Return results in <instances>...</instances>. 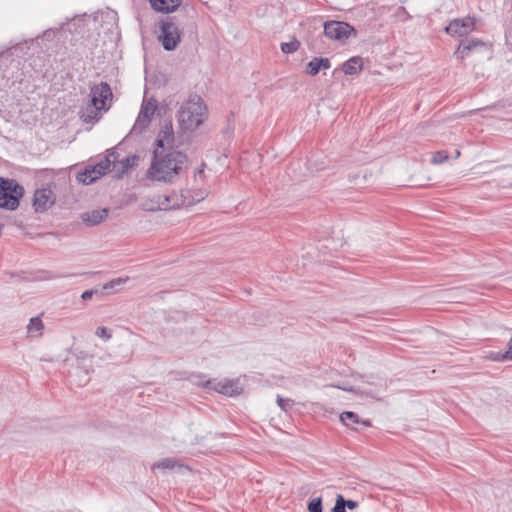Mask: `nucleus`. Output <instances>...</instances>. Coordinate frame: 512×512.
I'll return each instance as SVG.
<instances>
[{"label": "nucleus", "mask_w": 512, "mask_h": 512, "mask_svg": "<svg viewBox=\"0 0 512 512\" xmlns=\"http://www.w3.org/2000/svg\"><path fill=\"white\" fill-rule=\"evenodd\" d=\"M174 142V132H173V126L171 121H168L164 123L162 126L158 137L155 141V144L157 146V149L161 148L162 150H165V144L172 145Z\"/></svg>", "instance_id": "obj_14"}, {"label": "nucleus", "mask_w": 512, "mask_h": 512, "mask_svg": "<svg viewBox=\"0 0 512 512\" xmlns=\"http://www.w3.org/2000/svg\"><path fill=\"white\" fill-rule=\"evenodd\" d=\"M175 467H184L176 458H164L152 465V469H173Z\"/></svg>", "instance_id": "obj_20"}, {"label": "nucleus", "mask_w": 512, "mask_h": 512, "mask_svg": "<svg viewBox=\"0 0 512 512\" xmlns=\"http://www.w3.org/2000/svg\"><path fill=\"white\" fill-rule=\"evenodd\" d=\"M492 359L497 360V361L512 360V338L510 339V341L508 343V349L502 354L496 353Z\"/></svg>", "instance_id": "obj_25"}, {"label": "nucleus", "mask_w": 512, "mask_h": 512, "mask_svg": "<svg viewBox=\"0 0 512 512\" xmlns=\"http://www.w3.org/2000/svg\"><path fill=\"white\" fill-rule=\"evenodd\" d=\"M206 164L202 163L201 166L194 170V180L195 182L203 181L204 179V168Z\"/></svg>", "instance_id": "obj_32"}, {"label": "nucleus", "mask_w": 512, "mask_h": 512, "mask_svg": "<svg viewBox=\"0 0 512 512\" xmlns=\"http://www.w3.org/2000/svg\"><path fill=\"white\" fill-rule=\"evenodd\" d=\"M156 109L157 101L154 98H151L147 101H143L139 115L132 128V132L141 133L142 131H144L149 126L152 116L154 115Z\"/></svg>", "instance_id": "obj_9"}, {"label": "nucleus", "mask_w": 512, "mask_h": 512, "mask_svg": "<svg viewBox=\"0 0 512 512\" xmlns=\"http://www.w3.org/2000/svg\"><path fill=\"white\" fill-rule=\"evenodd\" d=\"M127 280H128V278H125V279L124 278L113 279L110 282H108V283L103 285V290H105V291L113 290L116 287L121 286L122 284H124Z\"/></svg>", "instance_id": "obj_27"}, {"label": "nucleus", "mask_w": 512, "mask_h": 512, "mask_svg": "<svg viewBox=\"0 0 512 512\" xmlns=\"http://www.w3.org/2000/svg\"><path fill=\"white\" fill-rule=\"evenodd\" d=\"M321 70L319 59L317 57L313 58L306 65V72L311 76L317 75Z\"/></svg>", "instance_id": "obj_22"}, {"label": "nucleus", "mask_w": 512, "mask_h": 512, "mask_svg": "<svg viewBox=\"0 0 512 512\" xmlns=\"http://www.w3.org/2000/svg\"><path fill=\"white\" fill-rule=\"evenodd\" d=\"M55 33H56L55 30L50 28V29L45 30L37 38H42L47 41H52L55 38Z\"/></svg>", "instance_id": "obj_33"}, {"label": "nucleus", "mask_w": 512, "mask_h": 512, "mask_svg": "<svg viewBox=\"0 0 512 512\" xmlns=\"http://www.w3.org/2000/svg\"><path fill=\"white\" fill-rule=\"evenodd\" d=\"M343 503L345 505V508H348L350 510H353V509L357 508L358 505H359L357 501L346 500L345 498H344V502Z\"/></svg>", "instance_id": "obj_35"}, {"label": "nucleus", "mask_w": 512, "mask_h": 512, "mask_svg": "<svg viewBox=\"0 0 512 512\" xmlns=\"http://www.w3.org/2000/svg\"><path fill=\"white\" fill-rule=\"evenodd\" d=\"M321 69H329L331 67V62L328 58H318Z\"/></svg>", "instance_id": "obj_36"}, {"label": "nucleus", "mask_w": 512, "mask_h": 512, "mask_svg": "<svg viewBox=\"0 0 512 512\" xmlns=\"http://www.w3.org/2000/svg\"><path fill=\"white\" fill-rule=\"evenodd\" d=\"M43 329L42 320L39 317H33L30 319L28 325V333L40 332Z\"/></svg>", "instance_id": "obj_24"}, {"label": "nucleus", "mask_w": 512, "mask_h": 512, "mask_svg": "<svg viewBox=\"0 0 512 512\" xmlns=\"http://www.w3.org/2000/svg\"><path fill=\"white\" fill-rule=\"evenodd\" d=\"M205 386L227 396H236L242 392V388L240 387L238 381L234 380H227L225 382L218 383H214L213 381L209 380L206 382Z\"/></svg>", "instance_id": "obj_12"}, {"label": "nucleus", "mask_w": 512, "mask_h": 512, "mask_svg": "<svg viewBox=\"0 0 512 512\" xmlns=\"http://www.w3.org/2000/svg\"><path fill=\"white\" fill-rule=\"evenodd\" d=\"M460 156V151L459 150H455V158H458Z\"/></svg>", "instance_id": "obj_37"}, {"label": "nucleus", "mask_w": 512, "mask_h": 512, "mask_svg": "<svg viewBox=\"0 0 512 512\" xmlns=\"http://www.w3.org/2000/svg\"><path fill=\"white\" fill-rule=\"evenodd\" d=\"M186 193L189 194V190H183L179 195L176 193L171 195H158L152 200L156 206H152L150 209L171 210L178 209L183 206H191L194 204V201L187 200Z\"/></svg>", "instance_id": "obj_7"}, {"label": "nucleus", "mask_w": 512, "mask_h": 512, "mask_svg": "<svg viewBox=\"0 0 512 512\" xmlns=\"http://www.w3.org/2000/svg\"><path fill=\"white\" fill-rule=\"evenodd\" d=\"M277 404L283 411H287L289 408H291L293 402L291 399L283 398L280 395H277Z\"/></svg>", "instance_id": "obj_30"}, {"label": "nucleus", "mask_w": 512, "mask_h": 512, "mask_svg": "<svg viewBox=\"0 0 512 512\" xmlns=\"http://www.w3.org/2000/svg\"><path fill=\"white\" fill-rule=\"evenodd\" d=\"M206 106L198 95L191 96L178 112V123L182 130L193 131L204 121Z\"/></svg>", "instance_id": "obj_2"}, {"label": "nucleus", "mask_w": 512, "mask_h": 512, "mask_svg": "<svg viewBox=\"0 0 512 512\" xmlns=\"http://www.w3.org/2000/svg\"><path fill=\"white\" fill-rule=\"evenodd\" d=\"M362 65V58L355 56L345 61L341 66V70L346 75H355L362 70Z\"/></svg>", "instance_id": "obj_19"}, {"label": "nucleus", "mask_w": 512, "mask_h": 512, "mask_svg": "<svg viewBox=\"0 0 512 512\" xmlns=\"http://www.w3.org/2000/svg\"><path fill=\"white\" fill-rule=\"evenodd\" d=\"M352 34L356 31L346 22L330 20L324 23V35L331 40L345 42Z\"/></svg>", "instance_id": "obj_8"}, {"label": "nucleus", "mask_w": 512, "mask_h": 512, "mask_svg": "<svg viewBox=\"0 0 512 512\" xmlns=\"http://www.w3.org/2000/svg\"><path fill=\"white\" fill-rule=\"evenodd\" d=\"M189 166L188 156L178 150L155 149L147 170V178L153 181L174 183Z\"/></svg>", "instance_id": "obj_1"}, {"label": "nucleus", "mask_w": 512, "mask_h": 512, "mask_svg": "<svg viewBox=\"0 0 512 512\" xmlns=\"http://www.w3.org/2000/svg\"><path fill=\"white\" fill-rule=\"evenodd\" d=\"M160 35L158 40L166 51L176 49L181 41L182 31L175 22V17H167L159 23Z\"/></svg>", "instance_id": "obj_6"}, {"label": "nucleus", "mask_w": 512, "mask_h": 512, "mask_svg": "<svg viewBox=\"0 0 512 512\" xmlns=\"http://www.w3.org/2000/svg\"><path fill=\"white\" fill-rule=\"evenodd\" d=\"M23 195L24 188L16 180L0 177V208L16 210Z\"/></svg>", "instance_id": "obj_5"}, {"label": "nucleus", "mask_w": 512, "mask_h": 512, "mask_svg": "<svg viewBox=\"0 0 512 512\" xmlns=\"http://www.w3.org/2000/svg\"><path fill=\"white\" fill-rule=\"evenodd\" d=\"M108 213L106 208L96 209L83 213L81 219L87 226H95L104 221L108 217Z\"/></svg>", "instance_id": "obj_15"}, {"label": "nucleus", "mask_w": 512, "mask_h": 512, "mask_svg": "<svg viewBox=\"0 0 512 512\" xmlns=\"http://www.w3.org/2000/svg\"><path fill=\"white\" fill-rule=\"evenodd\" d=\"M299 47H300V42L296 38H293L291 41L281 44V50L283 53H286V54H291V53L296 52L299 49Z\"/></svg>", "instance_id": "obj_21"}, {"label": "nucleus", "mask_w": 512, "mask_h": 512, "mask_svg": "<svg viewBox=\"0 0 512 512\" xmlns=\"http://www.w3.org/2000/svg\"><path fill=\"white\" fill-rule=\"evenodd\" d=\"M95 334L100 337V338H103L105 340H109L111 338V333L110 331L106 328V327H98L95 331Z\"/></svg>", "instance_id": "obj_31"}, {"label": "nucleus", "mask_w": 512, "mask_h": 512, "mask_svg": "<svg viewBox=\"0 0 512 512\" xmlns=\"http://www.w3.org/2000/svg\"><path fill=\"white\" fill-rule=\"evenodd\" d=\"M187 200H193L194 204L205 199L207 196V192L205 190H197L195 192V196L191 194V191H189V194L186 193Z\"/></svg>", "instance_id": "obj_28"}, {"label": "nucleus", "mask_w": 512, "mask_h": 512, "mask_svg": "<svg viewBox=\"0 0 512 512\" xmlns=\"http://www.w3.org/2000/svg\"><path fill=\"white\" fill-rule=\"evenodd\" d=\"M119 155L117 154V158ZM138 162V156L132 155L127 156L123 158L122 160H116V169L114 170L116 172L117 177H121L124 173H126L130 168L137 165Z\"/></svg>", "instance_id": "obj_17"}, {"label": "nucleus", "mask_w": 512, "mask_h": 512, "mask_svg": "<svg viewBox=\"0 0 512 512\" xmlns=\"http://www.w3.org/2000/svg\"><path fill=\"white\" fill-rule=\"evenodd\" d=\"M476 19L474 17L456 18L445 27V32L451 36H465L475 30Z\"/></svg>", "instance_id": "obj_10"}, {"label": "nucleus", "mask_w": 512, "mask_h": 512, "mask_svg": "<svg viewBox=\"0 0 512 512\" xmlns=\"http://www.w3.org/2000/svg\"><path fill=\"white\" fill-rule=\"evenodd\" d=\"M97 293H98V290H94V289L86 290L82 293L81 298L84 301H87V300L91 299L94 294H97Z\"/></svg>", "instance_id": "obj_34"}, {"label": "nucleus", "mask_w": 512, "mask_h": 512, "mask_svg": "<svg viewBox=\"0 0 512 512\" xmlns=\"http://www.w3.org/2000/svg\"><path fill=\"white\" fill-rule=\"evenodd\" d=\"M307 509L309 512H322V499L320 497L311 499Z\"/></svg>", "instance_id": "obj_26"}, {"label": "nucleus", "mask_w": 512, "mask_h": 512, "mask_svg": "<svg viewBox=\"0 0 512 512\" xmlns=\"http://www.w3.org/2000/svg\"><path fill=\"white\" fill-rule=\"evenodd\" d=\"M151 7L158 12H174L181 4V0H149Z\"/></svg>", "instance_id": "obj_16"}, {"label": "nucleus", "mask_w": 512, "mask_h": 512, "mask_svg": "<svg viewBox=\"0 0 512 512\" xmlns=\"http://www.w3.org/2000/svg\"><path fill=\"white\" fill-rule=\"evenodd\" d=\"M341 422L346 425L347 427L354 428V425L356 424H362L365 427L371 426V423L369 420H360L359 416L351 411H345L340 415Z\"/></svg>", "instance_id": "obj_18"}, {"label": "nucleus", "mask_w": 512, "mask_h": 512, "mask_svg": "<svg viewBox=\"0 0 512 512\" xmlns=\"http://www.w3.org/2000/svg\"><path fill=\"white\" fill-rule=\"evenodd\" d=\"M90 103L85 111L82 112L81 118L88 123L97 117V112L108 110L107 102L112 100L113 94L110 85L107 82H101L91 87Z\"/></svg>", "instance_id": "obj_3"}, {"label": "nucleus", "mask_w": 512, "mask_h": 512, "mask_svg": "<svg viewBox=\"0 0 512 512\" xmlns=\"http://www.w3.org/2000/svg\"><path fill=\"white\" fill-rule=\"evenodd\" d=\"M448 159H449V155H448L447 151L440 150V151H437L432 154L431 163L435 164V165L443 164L446 161H448Z\"/></svg>", "instance_id": "obj_23"}, {"label": "nucleus", "mask_w": 512, "mask_h": 512, "mask_svg": "<svg viewBox=\"0 0 512 512\" xmlns=\"http://www.w3.org/2000/svg\"><path fill=\"white\" fill-rule=\"evenodd\" d=\"M117 152L114 150L108 151L103 160L94 166H87L84 171L77 174V180L84 185L92 184L94 181L105 175L107 172L116 169Z\"/></svg>", "instance_id": "obj_4"}, {"label": "nucleus", "mask_w": 512, "mask_h": 512, "mask_svg": "<svg viewBox=\"0 0 512 512\" xmlns=\"http://www.w3.org/2000/svg\"><path fill=\"white\" fill-rule=\"evenodd\" d=\"M343 502L344 497L341 494H338L336 497L335 505L332 508L331 512H346V508Z\"/></svg>", "instance_id": "obj_29"}, {"label": "nucleus", "mask_w": 512, "mask_h": 512, "mask_svg": "<svg viewBox=\"0 0 512 512\" xmlns=\"http://www.w3.org/2000/svg\"><path fill=\"white\" fill-rule=\"evenodd\" d=\"M55 203V196L51 189H37L34 193L33 206L36 212H44Z\"/></svg>", "instance_id": "obj_11"}, {"label": "nucleus", "mask_w": 512, "mask_h": 512, "mask_svg": "<svg viewBox=\"0 0 512 512\" xmlns=\"http://www.w3.org/2000/svg\"><path fill=\"white\" fill-rule=\"evenodd\" d=\"M485 43L477 38H466L465 40L460 41L455 55L461 60L468 57L470 53L480 47H484Z\"/></svg>", "instance_id": "obj_13"}]
</instances>
